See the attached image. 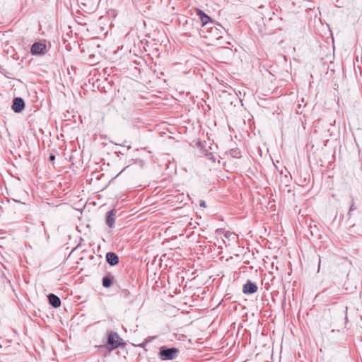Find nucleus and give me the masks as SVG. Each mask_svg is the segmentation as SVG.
Masks as SVG:
<instances>
[{
    "mask_svg": "<svg viewBox=\"0 0 362 362\" xmlns=\"http://www.w3.org/2000/svg\"><path fill=\"white\" fill-rule=\"evenodd\" d=\"M347 215L348 219L353 226H362V210H360L356 205L353 197H351V203Z\"/></svg>",
    "mask_w": 362,
    "mask_h": 362,
    "instance_id": "f257e3e1",
    "label": "nucleus"
},
{
    "mask_svg": "<svg viewBox=\"0 0 362 362\" xmlns=\"http://www.w3.org/2000/svg\"><path fill=\"white\" fill-rule=\"evenodd\" d=\"M122 344L123 340L117 332L111 330L107 331V345L110 350L116 349Z\"/></svg>",
    "mask_w": 362,
    "mask_h": 362,
    "instance_id": "f03ea898",
    "label": "nucleus"
},
{
    "mask_svg": "<svg viewBox=\"0 0 362 362\" xmlns=\"http://www.w3.org/2000/svg\"><path fill=\"white\" fill-rule=\"evenodd\" d=\"M178 352V349L175 347L168 348L163 346L160 348L159 355L163 360H173L177 357Z\"/></svg>",
    "mask_w": 362,
    "mask_h": 362,
    "instance_id": "7ed1b4c3",
    "label": "nucleus"
},
{
    "mask_svg": "<svg viewBox=\"0 0 362 362\" xmlns=\"http://www.w3.org/2000/svg\"><path fill=\"white\" fill-rule=\"evenodd\" d=\"M47 45L42 42H35L30 48V52L33 55H42L47 53Z\"/></svg>",
    "mask_w": 362,
    "mask_h": 362,
    "instance_id": "20e7f679",
    "label": "nucleus"
},
{
    "mask_svg": "<svg viewBox=\"0 0 362 362\" xmlns=\"http://www.w3.org/2000/svg\"><path fill=\"white\" fill-rule=\"evenodd\" d=\"M197 14L199 16L200 21H202V26L207 27L210 25H214V22L211 21V18L206 15L203 11L201 9L197 10Z\"/></svg>",
    "mask_w": 362,
    "mask_h": 362,
    "instance_id": "39448f33",
    "label": "nucleus"
},
{
    "mask_svg": "<svg viewBox=\"0 0 362 362\" xmlns=\"http://www.w3.org/2000/svg\"><path fill=\"white\" fill-rule=\"evenodd\" d=\"M11 108L16 113L21 112L25 108L24 100L21 98H15Z\"/></svg>",
    "mask_w": 362,
    "mask_h": 362,
    "instance_id": "423d86ee",
    "label": "nucleus"
},
{
    "mask_svg": "<svg viewBox=\"0 0 362 362\" xmlns=\"http://www.w3.org/2000/svg\"><path fill=\"white\" fill-rule=\"evenodd\" d=\"M257 291V286L255 283L248 280L243 286V293L245 294H252Z\"/></svg>",
    "mask_w": 362,
    "mask_h": 362,
    "instance_id": "0eeeda50",
    "label": "nucleus"
},
{
    "mask_svg": "<svg viewBox=\"0 0 362 362\" xmlns=\"http://www.w3.org/2000/svg\"><path fill=\"white\" fill-rule=\"evenodd\" d=\"M115 214L116 211L115 209L109 211L106 214V224L111 228L115 226Z\"/></svg>",
    "mask_w": 362,
    "mask_h": 362,
    "instance_id": "6e6552de",
    "label": "nucleus"
},
{
    "mask_svg": "<svg viewBox=\"0 0 362 362\" xmlns=\"http://www.w3.org/2000/svg\"><path fill=\"white\" fill-rule=\"evenodd\" d=\"M105 258L107 262L111 266H115L119 262V257L115 252H107L106 254Z\"/></svg>",
    "mask_w": 362,
    "mask_h": 362,
    "instance_id": "1a4fd4ad",
    "label": "nucleus"
},
{
    "mask_svg": "<svg viewBox=\"0 0 362 362\" xmlns=\"http://www.w3.org/2000/svg\"><path fill=\"white\" fill-rule=\"evenodd\" d=\"M47 297H48L49 303L54 308H57L61 305V300L57 296H56L53 293H50L48 295Z\"/></svg>",
    "mask_w": 362,
    "mask_h": 362,
    "instance_id": "9d476101",
    "label": "nucleus"
},
{
    "mask_svg": "<svg viewBox=\"0 0 362 362\" xmlns=\"http://www.w3.org/2000/svg\"><path fill=\"white\" fill-rule=\"evenodd\" d=\"M114 279V276L110 274L105 275L102 279L103 286L105 288L110 287L112 285Z\"/></svg>",
    "mask_w": 362,
    "mask_h": 362,
    "instance_id": "9b49d317",
    "label": "nucleus"
},
{
    "mask_svg": "<svg viewBox=\"0 0 362 362\" xmlns=\"http://www.w3.org/2000/svg\"><path fill=\"white\" fill-rule=\"evenodd\" d=\"M219 28L216 27L215 25V24L214 23V25H210L209 27H207V29H209V32L213 35H214L215 37H216L217 38L220 37L221 35L220 34L221 33V31L220 30V28H223V27L218 24L217 25Z\"/></svg>",
    "mask_w": 362,
    "mask_h": 362,
    "instance_id": "f8f14e48",
    "label": "nucleus"
},
{
    "mask_svg": "<svg viewBox=\"0 0 362 362\" xmlns=\"http://www.w3.org/2000/svg\"><path fill=\"white\" fill-rule=\"evenodd\" d=\"M230 155L233 158H239L240 157V152L238 149H231Z\"/></svg>",
    "mask_w": 362,
    "mask_h": 362,
    "instance_id": "ddd939ff",
    "label": "nucleus"
},
{
    "mask_svg": "<svg viewBox=\"0 0 362 362\" xmlns=\"http://www.w3.org/2000/svg\"><path fill=\"white\" fill-rule=\"evenodd\" d=\"M199 206H200L201 207H206V203H205V202H204V201H203V200H201V201H200V202H199Z\"/></svg>",
    "mask_w": 362,
    "mask_h": 362,
    "instance_id": "4468645a",
    "label": "nucleus"
},
{
    "mask_svg": "<svg viewBox=\"0 0 362 362\" xmlns=\"http://www.w3.org/2000/svg\"><path fill=\"white\" fill-rule=\"evenodd\" d=\"M50 161H54L55 160V156L54 154H51L49 158Z\"/></svg>",
    "mask_w": 362,
    "mask_h": 362,
    "instance_id": "2eb2a0df",
    "label": "nucleus"
},
{
    "mask_svg": "<svg viewBox=\"0 0 362 362\" xmlns=\"http://www.w3.org/2000/svg\"><path fill=\"white\" fill-rule=\"evenodd\" d=\"M231 235V233H230V232H228H228H226V233H225L224 236H225L226 238H228V237H229V235Z\"/></svg>",
    "mask_w": 362,
    "mask_h": 362,
    "instance_id": "dca6fc26",
    "label": "nucleus"
},
{
    "mask_svg": "<svg viewBox=\"0 0 362 362\" xmlns=\"http://www.w3.org/2000/svg\"><path fill=\"white\" fill-rule=\"evenodd\" d=\"M14 201L16 202L21 203V201H17V200H14ZM21 204H22V202H21ZM23 204H25L23 203Z\"/></svg>",
    "mask_w": 362,
    "mask_h": 362,
    "instance_id": "f3484780",
    "label": "nucleus"
}]
</instances>
